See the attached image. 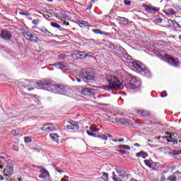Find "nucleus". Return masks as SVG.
<instances>
[{"mask_svg":"<svg viewBox=\"0 0 181 181\" xmlns=\"http://www.w3.org/2000/svg\"><path fill=\"white\" fill-rule=\"evenodd\" d=\"M171 25L173 26V28H177L180 29L181 26L179 23L176 22V21H171Z\"/></svg>","mask_w":181,"mask_h":181,"instance_id":"nucleus-26","label":"nucleus"},{"mask_svg":"<svg viewBox=\"0 0 181 181\" xmlns=\"http://www.w3.org/2000/svg\"><path fill=\"white\" fill-rule=\"evenodd\" d=\"M37 87L41 90H47L54 94H60L62 95H67L66 87L63 85H54L50 81H40L37 83Z\"/></svg>","mask_w":181,"mask_h":181,"instance_id":"nucleus-1","label":"nucleus"},{"mask_svg":"<svg viewBox=\"0 0 181 181\" xmlns=\"http://www.w3.org/2000/svg\"><path fill=\"white\" fill-rule=\"evenodd\" d=\"M11 134H12L13 135H16V130H12V131H11Z\"/></svg>","mask_w":181,"mask_h":181,"instance_id":"nucleus-51","label":"nucleus"},{"mask_svg":"<svg viewBox=\"0 0 181 181\" xmlns=\"http://www.w3.org/2000/svg\"><path fill=\"white\" fill-rule=\"evenodd\" d=\"M106 136H107V138H112V135H111L110 134H107Z\"/></svg>","mask_w":181,"mask_h":181,"instance_id":"nucleus-52","label":"nucleus"},{"mask_svg":"<svg viewBox=\"0 0 181 181\" xmlns=\"http://www.w3.org/2000/svg\"><path fill=\"white\" fill-rule=\"evenodd\" d=\"M154 23H162V18H156L153 21Z\"/></svg>","mask_w":181,"mask_h":181,"instance_id":"nucleus-36","label":"nucleus"},{"mask_svg":"<svg viewBox=\"0 0 181 181\" xmlns=\"http://www.w3.org/2000/svg\"><path fill=\"white\" fill-rule=\"evenodd\" d=\"M82 80H93L94 78V74L90 72V71H82L79 74Z\"/></svg>","mask_w":181,"mask_h":181,"instance_id":"nucleus-6","label":"nucleus"},{"mask_svg":"<svg viewBox=\"0 0 181 181\" xmlns=\"http://www.w3.org/2000/svg\"><path fill=\"white\" fill-rule=\"evenodd\" d=\"M56 170L58 172V173H63V171L62 170L56 169Z\"/></svg>","mask_w":181,"mask_h":181,"instance_id":"nucleus-53","label":"nucleus"},{"mask_svg":"<svg viewBox=\"0 0 181 181\" xmlns=\"http://www.w3.org/2000/svg\"><path fill=\"white\" fill-rule=\"evenodd\" d=\"M163 13H165V15H175V11H173V8H165V10H163Z\"/></svg>","mask_w":181,"mask_h":181,"instance_id":"nucleus-21","label":"nucleus"},{"mask_svg":"<svg viewBox=\"0 0 181 181\" xmlns=\"http://www.w3.org/2000/svg\"><path fill=\"white\" fill-rule=\"evenodd\" d=\"M39 30H40V32H42V33H44V35H47L48 33H50V32L49 30H47V29H46V28H45V27L40 28Z\"/></svg>","mask_w":181,"mask_h":181,"instance_id":"nucleus-29","label":"nucleus"},{"mask_svg":"<svg viewBox=\"0 0 181 181\" xmlns=\"http://www.w3.org/2000/svg\"><path fill=\"white\" fill-rule=\"evenodd\" d=\"M34 90L33 88H28V91H32V90Z\"/></svg>","mask_w":181,"mask_h":181,"instance_id":"nucleus-56","label":"nucleus"},{"mask_svg":"<svg viewBox=\"0 0 181 181\" xmlns=\"http://www.w3.org/2000/svg\"><path fill=\"white\" fill-rule=\"evenodd\" d=\"M100 128H101V126L92 125L90 127V131H91V132H98L100 131Z\"/></svg>","mask_w":181,"mask_h":181,"instance_id":"nucleus-23","label":"nucleus"},{"mask_svg":"<svg viewBox=\"0 0 181 181\" xmlns=\"http://www.w3.org/2000/svg\"><path fill=\"white\" fill-rule=\"evenodd\" d=\"M76 81H78V83H81V79H80L79 78H76Z\"/></svg>","mask_w":181,"mask_h":181,"instance_id":"nucleus-55","label":"nucleus"},{"mask_svg":"<svg viewBox=\"0 0 181 181\" xmlns=\"http://www.w3.org/2000/svg\"><path fill=\"white\" fill-rule=\"evenodd\" d=\"M146 11L149 13H156V12L159 11V8L156 7H153L152 6H146Z\"/></svg>","mask_w":181,"mask_h":181,"instance_id":"nucleus-13","label":"nucleus"},{"mask_svg":"<svg viewBox=\"0 0 181 181\" xmlns=\"http://www.w3.org/2000/svg\"><path fill=\"white\" fill-rule=\"evenodd\" d=\"M177 155H181V151L180 150L177 151Z\"/></svg>","mask_w":181,"mask_h":181,"instance_id":"nucleus-57","label":"nucleus"},{"mask_svg":"<svg viewBox=\"0 0 181 181\" xmlns=\"http://www.w3.org/2000/svg\"><path fill=\"white\" fill-rule=\"evenodd\" d=\"M127 80L130 82V84L127 86L130 93L139 91V90H141V82H139V78L132 76V75H129L127 76Z\"/></svg>","mask_w":181,"mask_h":181,"instance_id":"nucleus-4","label":"nucleus"},{"mask_svg":"<svg viewBox=\"0 0 181 181\" xmlns=\"http://www.w3.org/2000/svg\"><path fill=\"white\" fill-rule=\"evenodd\" d=\"M119 149H125L126 151H130L131 147L128 145L121 144L119 146Z\"/></svg>","mask_w":181,"mask_h":181,"instance_id":"nucleus-24","label":"nucleus"},{"mask_svg":"<svg viewBox=\"0 0 181 181\" xmlns=\"http://www.w3.org/2000/svg\"><path fill=\"white\" fill-rule=\"evenodd\" d=\"M39 177H40V179H45V177H47L45 175H43V174H40V175H39Z\"/></svg>","mask_w":181,"mask_h":181,"instance_id":"nucleus-49","label":"nucleus"},{"mask_svg":"<svg viewBox=\"0 0 181 181\" xmlns=\"http://www.w3.org/2000/svg\"><path fill=\"white\" fill-rule=\"evenodd\" d=\"M30 83H32V81H29V80H22V81H18L17 82V86L20 88H23V87H26V86H25V84H29Z\"/></svg>","mask_w":181,"mask_h":181,"instance_id":"nucleus-12","label":"nucleus"},{"mask_svg":"<svg viewBox=\"0 0 181 181\" xmlns=\"http://www.w3.org/2000/svg\"><path fill=\"white\" fill-rule=\"evenodd\" d=\"M90 1H91V2H93V3L97 2V0H90Z\"/></svg>","mask_w":181,"mask_h":181,"instance_id":"nucleus-64","label":"nucleus"},{"mask_svg":"<svg viewBox=\"0 0 181 181\" xmlns=\"http://www.w3.org/2000/svg\"><path fill=\"white\" fill-rule=\"evenodd\" d=\"M93 91L94 90L91 88H85L82 89V93H83L84 95H91Z\"/></svg>","mask_w":181,"mask_h":181,"instance_id":"nucleus-15","label":"nucleus"},{"mask_svg":"<svg viewBox=\"0 0 181 181\" xmlns=\"http://www.w3.org/2000/svg\"><path fill=\"white\" fill-rule=\"evenodd\" d=\"M13 150L16 151V152H18L19 151V147H18V146H13Z\"/></svg>","mask_w":181,"mask_h":181,"instance_id":"nucleus-47","label":"nucleus"},{"mask_svg":"<svg viewBox=\"0 0 181 181\" xmlns=\"http://www.w3.org/2000/svg\"><path fill=\"white\" fill-rule=\"evenodd\" d=\"M52 66H54V67H56V69H59V70H64V68L66 67L63 62H57L52 64Z\"/></svg>","mask_w":181,"mask_h":181,"instance_id":"nucleus-16","label":"nucleus"},{"mask_svg":"<svg viewBox=\"0 0 181 181\" xmlns=\"http://www.w3.org/2000/svg\"><path fill=\"white\" fill-rule=\"evenodd\" d=\"M92 32L95 33V35H105V36H108V33H104L100 29H92Z\"/></svg>","mask_w":181,"mask_h":181,"instance_id":"nucleus-18","label":"nucleus"},{"mask_svg":"<svg viewBox=\"0 0 181 181\" xmlns=\"http://www.w3.org/2000/svg\"><path fill=\"white\" fill-rule=\"evenodd\" d=\"M132 67L134 71H136V73H139V74H141V76H146V77H151V71L148 69L144 65V64H141L139 61H135L132 62Z\"/></svg>","mask_w":181,"mask_h":181,"instance_id":"nucleus-3","label":"nucleus"},{"mask_svg":"<svg viewBox=\"0 0 181 181\" xmlns=\"http://www.w3.org/2000/svg\"><path fill=\"white\" fill-rule=\"evenodd\" d=\"M112 141H113V142H119L117 139H113Z\"/></svg>","mask_w":181,"mask_h":181,"instance_id":"nucleus-61","label":"nucleus"},{"mask_svg":"<svg viewBox=\"0 0 181 181\" xmlns=\"http://www.w3.org/2000/svg\"><path fill=\"white\" fill-rule=\"evenodd\" d=\"M168 96V93H166V91H163L162 93H161V97L162 98H165V97H167Z\"/></svg>","mask_w":181,"mask_h":181,"instance_id":"nucleus-40","label":"nucleus"},{"mask_svg":"<svg viewBox=\"0 0 181 181\" xmlns=\"http://www.w3.org/2000/svg\"><path fill=\"white\" fill-rule=\"evenodd\" d=\"M119 142H124V138H120L118 139Z\"/></svg>","mask_w":181,"mask_h":181,"instance_id":"nucleus-54","label":"nucleus"},{"mask_svg":"<svg viewBox=\"0 0 181 181\" xmlns=\"http://www.w3.org/2000/svg\"><path fill=\"white\" fill-rule=\"evenodd\" d=\"M144 163L146 166H148L151 170H158V162H153V160L148 159L144 160Z\"/></svg>","mask_w":181,"mask_h":181,"instance_id":"nucleus-7","label":"nucleus"},{"mask_svg":"<svg viewBox=\"0 0 181 181\" xmlns=\"http://www.w3.org/2000/svg\"><path fill=\"white\" fill-rule=\"evenodd\" d=\"M165 59L168 63H170V64H172L174 67H179V66H180V62H179V59H175L170 57V55H165Z\"/></svg>","mask_w":181,"mask_h":181,"instance_id":"nucleus-8","label":"nucleus"},{"mask_svg":"<svg viewBox=\"0 0 181 181\" xmlns=\"http://www.w3.org/2000/svg\"><path fill=\"white\" fill-rule=\"evenodd\" d=\"M74 54H76V56H79V57H81L82 59H86V52H85L74 51Z\"/></svg>","mask_w":181,"mask_h":181,"instance_id":"nucleus-19","label":"nucleus"},{"mask_svg":"<svg viewBox=\"0 0 181 181\" xmlns=\"http://www.w3.org/2000/svg\"><path fill=\"white\" fill-rule=\"evenodd\" d=\"M112 180L114 181H119V180H121L119 177H118V175H115V172H112Z\"/></svg>","mask_w":181,"mask_h":181,"instance_id":"nucleus-28","label":"nucleus"},{"mask_svg":"<svg viewBox=\"0 0 181 181\" xmlns=\"http://www.w3.org/2000/svg\"><path fill=\"white\" fill-rule=\"evenodd\" d=\"M20 15H23V16H29V13L25 11H19Z\"/></svg>","mask_w":181,"mask_h":181,"instance_id":"nucleus-38","label":"nucleus"},{"mask_svg":"<svg viewBox=\"0 0 181 181\" xmlns=\"http://www.w3.org/2000/svg\"><path fill=\"white\" fill-rule=\"evenodd\" d=\"M136 156H137V158H141V156L143 159H146V156H148V153L145 151H141L139 153H136Z\"/></svg>","mask_w":181,"mask_h":181,"instance_id":"nucleus-20","label":"nucleus"},{"mask_svg":"<svg viewBox=\"0 0 181 181\" xmlns=\"http://www.w3.org/2000/svg\"><path fill=\"white\" fill-rule=\"evenodd\" d=\"M5 179L2 175H0V180H4Z\"/></svg>","mask_w":181,"mask_h":181,"instance_id":"nucleus-58","label":"nucleus"},{"mask_svg":"<svg viewBox=\"0 0 181 181\" xmlns=\"http://www.w3.org/2000/svg\"><path fill=\"white\" fill-rule=\"evenodd\" d=\"M49 137L52 139V141H54L55 142H59V134H50Z\"/></svg>","mask_w":181,"mask_h":181,"instance_id":"nucleus-22","label":"nucleus"},{"mask_svg":"<svg viewBox=\"0 0 181 181\" xmlns=\"http://www.w3.org/2000/svg\"><path fill=\"white\" fill-rule=\"evenodd\" d=\"M105 78L109 84L106 86L107 90H122V83L112 74H106Z\"/></svg>","mask_w":181,"mask_h":181,"instance_id":"nucleus-2","label":"nucleus"},{"mask_svg":"<svg viewBox=\"0 0 181 181\" xmlns=\"http://www.w3.org/2000/svg\"><path fill=\"white\" fill-rule=\"evenodd\" d=\"M0 169H4V165H2L0 163Z\"/></svg>","mask_w":181,"mask_h":181,"instance_id":"nucleus-63","label":"nucleus"},{"mask_svg":"<svg viewBox=\"0 0 181 181\" xmlns=\"http://www.w3.org/2000/svg\"><path fill=\"white\" fill-rule=\"evenodd\" d=\"M41 173H42V175H45V176L47 177H49L50 176V174L49 173V171H47V170L45 169V168H41L40 170Z\"/></svg>","mask_w":181,"mask_h":181,"instance_id":"nucleus-27","label":"nucleus"},{"mask_svg":"<svg viewBox=\"0 0 181 181\" xmlns=\"http://www.w3.org/2000/svg\"><path fill=\"white\" fill-rule=\"evenodd\" d=\"M168 142H173L175 144H177L178 141L177 139H175L173 138H172V136H170V139L169 140H168Z\"/></svg>","mask_w":181,"mask_h":181,"instance_id":"nucleus-34","label":"nucleus"},{"mask_svg":"<svg viewBox=\"0 0 181 181\" xmlns=\"http://www.w3.org/2000/svg\"><path fill=\"white\" fill-rule=\"evenodd\" d=\"M134 146H141V145L138 143L134 144Z\"/></svg>","mask_w":181,"mask_h":181,"instance_id":"nucleus-59","label":"nucleus"},{"mask_svg":"<svg viewBox=\"0 0 181 181\" xmlns=\"http://www.w3.org/2000/svg\"><path fill=\"white\" fill-rule=\"evenodd\" d=\"M49 13L52 15H54V13H56V12L54 11V9H49Z\"/></svg>","mask_w":181,"mask_h":181,"instance_id":"nucleus-50","label":"nucleus"},{"mask_svg":"<svg viewBox=\"0 0 181 181\" xmlns=\"http://www.w3.org/2000/svg\"><path fill=\"white\" fill-rule=\"evenodd\" d=\"M116 172L120 178V180H128L129 176L128 175V173L125 171V170L121 167H117L116 168Z\"/></svg>","mask_w":181,"mask_h":181,"instance_id":"nucleus-5","label":"nucleus"},{"mask_svg":"<svg viewBox=\"0 0 181 181\" xmlns=\"http://www.w3.org/2000/svg\"><path fill=\"white\" fill-rule=\"evenodd\" d=\"M13 175V167L9 166L4 170V176H8V177Z\"/></svg>","mask_w":181,"mask_h":181,"instance_id":"nucleus-14","label":"nucleus"},{"mask_svg":"<svg viewBox=\"0 0 181 181\" xmlns=\"http://www.w3.org/2000/svg\"><path fill=\"white\" fill-rule=\"evenodd\" d=\"M87 134L88 135H89V136H95V134H94V133H92L90 131H87Z\"/></svg>","mask_w":181,"mask_h":181,"instance_id":"nucleus-46","label":"nucleus"},{"mask_svg":"<svg viewBox=\"0 0 181 181\" xmlns=\"http://www.w3.org/2000/svg\"><path fill=\"white\" fill-rule=\"evenodd\" d=\"M121 22H124V23H128V19L124 17H120Z\"/></svg>","mask_w":181,"mask_h":181,"instance_id":"nucleus-39","label":"nucleus"},{"mask_svg":"<svg viewBox=\"0 0 181 181\" xmlns=\"http://www.w3.org/2000/svg\"><path fill=\"white\" fill-rule=\"evenodd\" d=\"M86 57H93V53L88 52L85 54V58Z\"/></svg>","mask_w":181,"mask_h":181,"instance_id":"nucleus-43","label":"nucleus"},{"mask_svg":"<svg viewBox=\"0 0 181 181\" xmlns=\"http://www.w3.org/2000/svg\"><path fill=\"white\" fill-rule=\"evenodd\" d=\"M36 168H37V169H40V170H41L42 168H43V167H42V166H37V165L36 166Z\"/></svg>","mask_w":181,"mask_h":181,"instance_id":"nucleus-62","label":"nucleus"},{"mask_svg":"<svg viewBox=\"0 0 181 181\" xmlns=\"http://www.w3.org/2000/svg\"><path fill=\"white\" fill-rule=\"evenodd\" d=\"M33 25H39V19H34L33 21Z\"/></svg>","mask_w":181,"mask_h":181,"instance_id":"nucleus-41","label":"nucleus"},{"mask_svg":"<svg viewBox=\"0 0 181 181\" xmlns=\"http://www.w3.org/2000/svg\"><path fill=\"white\" fill-rule=\"evenodd\" d=\"M66 128L68 129H70L71 132H76V131H78V124L74 121L69 122V124L66 125Z\"/></svg>","mask_w":181,"mask_h":181,"instance_id":"nucleus-9","label":"nucleus"},{"mask_svg":"<svg viewBox=\"0 0 181 181\" xmlns=\"http://www.w3.org/2000/svg\"><path fill=\"white\" fill-rule=\"evenodd\" d=\"M168 180H170V181H176V180H177V177L176 176L175 173H174L173 175H170L168 178Z\"/></svg>","mask_w":181,"mask_h":181,"instance_id":"nucleus-25","label":"nucleus"},{"mask_svg":"<svg viewBox=\"0 0 181 181\" xmlns=\"http://www.w3.org/2000/svg\"><path fill=\"white\" fill-rule=\"evenodd\" d=\"M1 36L4 40H11L12 34L10 30H3L1 31Z\"/></svg>","mask_w":181,"mask_h":181,"instance_id":"nucleus-11","label":"nucleus"},{"mask_svg":"<svg viewBox=\"0 0 181 181\" xmlns=\"http://www.w3.org/2000/svg\"><path fill=\"white\" fill-rule=\"evenodd\" d=\"M25 36H28L31 42H36V36L32 34V33L28 32L25 33Z\"/></svg>","mask_w":181,"mask_h":181,"instance_id":"nucleus-17","label":"nucleus"},{"mask_svg":"<svg viewBox=\"0 0 181 181\" xmlns=\"http://www.w3.org/2000/svg\"><path fill=\"white\" fill-rule=\"evenodd\" d=\"M51 26H52V28H56L57 29H60L62 28L60 25L54 22H51Z\"/></svg>","mask_w":181,"mask_h":181,"instance_id":"nucleus-30","label":"nucleus"},{"mask_svg":"<svg viewBox=\"0 0 181 181\" xmlns=\"http://www.w3.org/2000/svg\"><path fill=\"white\" fill-rule=\"evenodd\" d=\"M98 138H99V139H102L103 141L107 140V136L106 135L98 136Z\"/></svg>","mask_w":181,"mask_h":181,"instance_id":"nucleus-35","label":"nucleus"},{"mask_svg":"<svg viewBox=\"0 0 181 181\" xmlns=\"http://www.w3.org/2000/svg\"><path fill=\"white\" fill-rule=\"evenodd\" d=\"M31 141L32 140L29 137H25V142H26L27 144H29V142H31Z\"/></svg>","mask_w":181,"mask_h":181,"instance_id":"nucleus-45","label":"nucleus"},{"mask_svg":"<svg viewBox=\"0 0 181 181\" xmlns=\"http://www.w3.org/2000/svg\"><path fill=\"white\" fill-rule=\"evenodd\" d=\"M91 8H93V4H90L88 6V7H87V10L88 11H90V9H91Z\"/></svg>","mask_w":181,"mask_h":181,"instance_id":"nucleus-48","label":"nucleus"},{"mask_svg":"<svg viewBox=\"0 0 181 181\" xmlns=\"http://www.w3.org/2000/svg\"><path fill=\"white\" fill-rule=\"evenodd\" d=\"M165 179H166V178H165V177H161V181H165Z\"/></svg>","mask_w":181,"mask_h":181,"instance_id":"nucleus-60","label":"nucleus"},{"mask_svg":"<svg viewBox=\"0 0 181 181\" xmlns=\"http://www.w3.org/2000/svg\"><path fill=\"white\" fill-rule=\"evenodd\" d=\"M78 25L81 28H84V26H87V22L81 21L78 22Z\"/></svg>","mask_w":181,"mask_h":181,"instance_id":"nucleus-32","label":"nucleus"},{"mask_svg":"<svg viewBox=\"0 0 181 181\" xmlns=\"http://www.w3.org/2000/svg\"><path fill=\"white\" fill-rule=\"evenodd\" d=\"M124 5H131V1L129 0H124Z\"/></svg>","mask_w":181,"mask_h":181,"instance_id":"nucleus-44","label":"nucleus"},{"mask_svg":"<svg viewBox=\"0 0 181 181\" xmlns=\"http://www.w3.org/2000/svg\"><path fill=\"white\" fill-rule=\"evenodd\" d=\"M175 175L177 176V180H181V173L180 172H176Z\"/></svg>","mask_w":181,"mask_h":181,"instance_id":"nucleus-37","label":"nucleus"},{"mask_svg":"<svg viewBox=\"0 0 181 181\" xmlns=\"http://www.w3.org/2000/svg\"><path fill=\"white\" fill-rule=\"evenodd\" d=\"M119 121L121 124H127V122H128V121H127L126 119H123V118L120 119Z\"/></svg>","mask_w":181,"mask_h":181,"instance_id":"nucleus-42","label":"nucleus"},{"mask_svg":"<svg viewBox=\"0 0 181 181\" xmlns=\"http://www.w3.org/2000/svg\"><path fill=\"white\" fill-rule=\"evenodd\" d=\"M137 114H141V115H143V117H146V111L145 110H138Z\"/></svg>","mask_w":181,"mask_h":181,"instance_id":"nucleus-31","label":"nucleus"},{"mask_svg":"<svg viewBox=\"0 0 181 181\" xmlns=\"http://www.w3.org/2000/svg\"><path fill=\"white\" fill-rule=\"evenodd\" d=\"M102 179H103L105 181L108 180V173H103Z\"/></svg>","mask_w":181,"mask_h":181,"instance_id":"nucleus-33","label":"nucleus"},{"mask_svg":"<svg viewBox=\"0 0 181 181\" xmlns=\"http://www.w3.org/2000/svg\"><path fill=\"white\" fill-rule=\"evenodd\" d=\"M42 131H45L46 132H52V131H56L57 129L54 124H45L42 127H40Z\"/></svg>","mask_w":181,"mask_h":181,"instance_id":"nucleus-10","label":"nucleus"}]
</instances>
